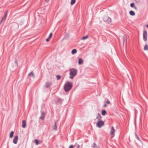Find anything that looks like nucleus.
<instances>
[{"instance_id":"obj_1","label":"nucleus","mask_w":148,"mask_h":148,"mask_svg":"<svg viewBox=\"0 0 148 148\" xmlns=\"http://www.w3.org/2000/svg\"><path fill=\"white\" fill-rule=\"evenodd\" d=\"M70 78L73 79L74 77L77 74V70L74 68H72L70 70Z\"/></svg>"},{"instance_id":"obj_2","label":"nucleus","mask_w":148,"mask_h":148,"mask_svg":"<svg viewBox=\"0 0 148 148\" xmlns=\"http://www.w3.org/2000/svg\"><path fill=\"white\" fill-rule=\"evenodd\" d=\"M72 87V84L69 82H66L64 85V89L65 91L67 92L71 89Z\"/></svg>"},{"instance_id":"obj_3","label":"nucleus","mask_w":148,"mask_h":148,"mask_svg":"<svg viewBox=\"0 0 148 148\" xmlns=\"http://www.w3.org/2000/svg\"><path fill=\"white\" fill-rule=\"evenodd\" d=\"M128 37V36L126 35H124L123 38V45H125V47L126 48V45L127 44V40Z\"/></svg>"},{"instance_id":"obj_4","label":"nucleus","mask_w":148,"mask_h":148,"mask_svg":"<svg viewBox=\"0 0 148 148\" xmlns=\"http://www.w3.org/2000/svg\"><path fill=\"white\" fill-rule=\"evenodd\" d=\"M103 19L105 22L108 23H110L111 21V19L107 16H105L103 17Z\"/></svg>"},{"instance_id":"obj_5","label":"nucleus","mask_w":148,"mask_h":148,"mask_svg":"<svg viewBox=\"0 0 148 148\" xmlns=\"http://www.w3.org/2000/svg\"><path fill=\"white\" fill-rule=\"evenodd\" d=\"M104 125V122L101 120H99L97 123V126L99 128L101 127L102 126H103Z\"/></svg>"},{"instance_id":"obj_6","label":"nucleus","mask_w":148,"mask_h":148,"mask_svg":"<svg viewBox=\"0 0 148 148\" xmlns=\"http://www.w3.org/2000/svg\"><path fill=\"white\" fill-rule=\"evenodd\" d=\"M46 114V113L45 112H41V115L40 117V119H41L42 120H44L45 116Z\"/></svg>"},{"instance_id":"obj_7","label":"nucleus","mask_w":148,"mask_h":148,"mask_svg":"<svg viewBox=\"0 0 148 148\" xmlns=\"http://www.w3.org/2000/svg\"><path fill=\"white\" fill-rule=\"evenodd\" d=\"M18 139V136L16 135L15 136L13 140V143L15 144H16L17 143Z\"/></svg>"},{"instance_id":"obj_8","label":"nucleus","mask_w":148,"mask_h":148,"mask_svg":"<svg viewBox=\"0 0 148 148\" xmlns=\"http://www.w3.org/2000/svg\"><path fill=\"white\" fill-rule=\"evenodd\" d=\"M52 85V83L51 82H47L45 84V87L47 88H50Z\"/></svg>"},{"instance_id":"obj_9","label":"nucleus","mask_w":148,"mask_h":148,"mask_svg":"<svg viewBox=\"0 0 148 148\" xmlns=\"http://www.w3.org/2000/svg\"><path fill=\"white\" fill-rule=\"evenodd\" d=\"M62 102V100L58 98H57L55 100V102L57 104L59 103H61Z\"/></svg>"},{"instance_id":"obj_10","label":"nucleus","mask_w":148,"mask_h":148,"mask_svg":"<svg viewBox=\"0 0 148 148\" xmlns=\"http://www.w3.org/2000/svg\"><path fill=\"white\" fill-rule=\"evenodd\" d=\"M8 12V11H7L5 12L4 16L2 18L1 21H3L5 19L7 15Z\"/></svg>"},{"instance_id":"obj_11","label":"nucleus","mask_w":148,"mask_h":148,"mask_svg":"<svg viewBox=\"0 0 148 148\" xmlns=\"http://www.w3.org/2000/svg\"><path fill=\"white\" fill-rule=\"evenodd\" d=\"M26 125V122L25 120H23L22 121V127L23 128H25Z\"/></svg>"},{"instance_id":"obj_12","label":"nucleus","mask_w":148,"mask_h":148,"mask_svg":"<svg viewBox=\"0 0 148 148\" xmlns=\"http://www.w3.org/2000/svg\"><path fill=\"white\" fill-rule=\"evenodd\" d=\"M115 132V130L113 126H112L111 127V130L110 131V134L111 135L114 134Z\"/></svg>"},{"instance_id":"obj_13","label":"nucleus","mask_w":148,"mask_h":148,"mask_svg":"<svg viewBox=\"0 0 148 148\" xmlns=\"http://www.w3.org/2000/svg\"><path fill=\"white\" fill-rule=\"evenodd\" d=\"M101 115L98 113L97 115L96 119H98V120H100L101 119Z\"/></svg>"},{"instance_id":"obj_14","label":"nucleus","mask_w":148,"mask_h":148,"mask_svg":"<svg viewBox=\"0 0 148 148\" xmlns=\"http://www.w3.org/2000/svg\"><path fill=\"white\" fill-rule=\"evenodd\" d=\"M144 49L145 51L148 50V45L147 44H146L144 46Z\"/></svg>"},{"instance_id":"obj_15","label":"nucleus","mask_w":148,"mask_h":148,"mask_svg":"<svg viewBox=\"0 0 148 148\" xmlns=\"http://www.w3.org/2000/svg\"><path fill=\"white\" fill-rule=\"evenodd\" d=\"M130 14L132 16H134L135 15V13L134 11L131 10L129 12Z\"/></svg>"},{"instance_id":"obj_16","label":"nucleus","mask_w":148,"mask_h":148,"mask_svg":"<svg viewBox=\"0 0 148 148\" xmlns=\"http://www.w3.org/2000/svg\"><path fill=\"white\" fill-rule=\"evenodd\" d=\"M83 61L81 58H79L78 61V64H82Z\"/></svg>"},{"instance_id":"obj_17","label":"nucleus","mask_w":148,"mask_h":148,"mask_svg":"<svg viewBox=\"0 0 148 148\" xmlns=\"http://www.w3.org/2000/svg\"><path fill=\"white\" fill-rule=\"evenodd\" d=\"M77 50L75 49H74L72 50L71 51V53L73 55L75 53H76L77 52Z\"/></svg>"},{"instance_id":"obj_18","label":"nucleus","mask_w":148,"mask_h":148,"mask_svg":"<svg viewBox=\"0 0 148 148\" xmlns=\"http://www.w3.org/2000/svg\"><path fill=\"white\" fill-rule=\"evenodd\" d=\"M143 39L145 41H147V37H145V34H143Z\"/></svg>"},{"instance_id":"obj_19","label":"nucleus","mask_w":148,"mask_h":148,"mask_svg":"<svg viewBox=\"0 0 148 148\" xmlns=\"http://www.w3.org/2000/svg\"><path fill=\"white\" fill-rule=\"evenodd\" d=\"M106 113V112L105 110H102L101 112V114L103 115H105Z\"/></svg>"},{"instance_id":"obj_20","label":"nucleus","mask_w":148,"mask_h":148,"mask_svg":"<svg viewBox=\"0 0 148 148\" xmlns=\"http://www.w3.org/2000/svg\"><path fill=\"white\" fill-rule=\"evenodd\" d=\"M14 132L13 131L11 132L10 135V138H12L13 136Z\"/></svg>"},{"instance_id":"obj_21","label":"nucleus","mask_w":148,"mask_h":148,"mask_svg":"<svg viewBox=\"0 0 148 148\" xmlns=\"http://www.w3.org/2000/svg\"><path fill=\"white\" fill-rule=\"evenodd\" d=\"M53 128L55 130H56L57 129V126L56 122H55V125L54 126H53Z\"/></svg>"},{"instance_id":"obj_22","label":"nucleus","mask_w":148,"mask_h":148,"mask_svg":"<svg viewBox=\"0 0 148 148\" xmlns=\"http://www.w3.org/2000/svg\"><path fill=\"white\" fill-rule=\"evenodd\" d=\"M135 136L136 138V139L137 140H138L139 141H140L141 142V141L139 139V137H138V135L136 133H135Z\"/></svg>"},{"instance_id":"obj_23","label":"nucleus","mask_w":148,"mask_h":148,"mask_svg":"<svg viewBox=\"0 0 148 148\" xmlns=\"http://www.w3.org/2000/svg\"><path fill=\"white\" fill-rule=\"evenodd\" d=\"M88 38V35L86 36H84L81 39L82 40H84L86 39H87Z\"/></svg>"},{"instance_id":"obj_24","label":"nucleus","mask_w":148,"mask_h":148,"mask_svg":"<svg viewBox=\"0 0 148 148\" xmlns=\"http://www.w3.org/2000/svg\"><path fill=\"white\" fill-rule=\"evenodd\" d=\"M75 2V0H71V5L74 4Z\"/></svg>"},{"instance_id":"obj_25","label":"nucleus","mask_w":148,"mask_h":148,"mask_svg":"<svg viewBox=\"0 0 148 148\" xmlns=\"http://www.w3.org/2000/svg\"><path fill=\"white\" fill-rule=\"evenodd\" d=\"M145 34V37H147V33L146 31L145 30H144L143 32V34Z\"/></svg>"},{"instance_id":"obj_26","label":"nucleus","mask_w":148,"mask_h":148,"mask_svg":"<svg viewBox=\"0 0 148 148\" xmlns=\"http://www.w3.org/2000/svg\"><path fill=\"white\" fill-rule=\"evenodd\" d=\"M30 75H32L33 77H34V75L33 72H31L29 74L28 76H29Z\"/></svg>"},{"instance_id":"obj_27","label":"nucleus","mask_w":148,"mask_h":148,"mask_svg":"<svg viewBox=\"0 0 148 148\" xmlns=\"http://www.w3.org/2000/svg\"><path fill=\"white\" fill-rule=\"evenodd\" d=\"M35 144L36 145H38L39 143V142H38V140L37 139H36L35 140Z\"/></svg>"},{"instance_id":"obj_28","label":"nucleus","mask_w":148,"mask_h":148,"mask_svg":"<svg viewBox=\"0 0 148 148\" xmlns=\"http://www.w3.org/2000/svg\"><path fill=\"white\" fill-rule=\"evenodd\" d=\"M56 77L57 80H59L61 78L60 76V75H56Z\"/></svg>"},{"instance_id":"obj_29","label":"nucleus","mask_w":148,"mask_h":148,"mask_svg":"<svg viewBox=\"0 0 148 148\" xmlns=\"http://www.w3.org/2000/svg\"><path fill=\"white\" fill-rule=\"evenodd\" d=\"M96 143H95V142H94L93 144V145H92V147L93 148H95V147H96Z\"/></svg>"},{"instance_id":"obj_30","label":"nucleus","mask_w":148,"mask_h":148,"mask_svg":"<svg viewBox=\"0 0 148 148\" xmlns=\"http://www.w3.org/2000/svg\"><path fill=\"white\" fill-rule=\"evenodd\" d=\"M130 6L132 8H133L135 7L134 6V3H132L130 5Z\"/></svg>"},{"instance_id":"obj_31","label":"nucleus","mask_w":148,"mask_h":148,"mask_svg":"<svg viewBox=\"0 0 148 148\" xmlns=\"http://www.w3.org/2000/svg\"><path fill=\"white\" fill-rule=\"evenodd\" d=\"M52 35V33H50L49 35V36L48 37V38H49L50 39L51 38Z\"/></svg>"},{"instance_id":"obj_32","label":"nucleus","mask_w":148,"mask_h":148,"mask_svg":"<svg viewBox=\"0 0 148 148\" xmlns=\"http://www.w3.org/2000/svg\"><path fill=\"white\" fill-rule=\"evenodd\" d=\"M73 148V145H71L69 147V148Z\"/></svg>"},{"instance_id":"obj_33","label":"nucleus","mask_w":148,"mask_h":148,"mask_svg":"<svg viewBox=\"0 0 148 148\" xmlns=\"http://www.w3.org/2000/svg\"><path fill=\"white\" fill-rule=\"evenodd\" d=\"M50 39L49 38H48L46 39V41L48 42L49 41V39Z\"/></svg>"},{"instance_id":"obj_34","label":"nucleus","mask_w":148,"mask_h":148,"mask_svg":"<svg viewBox=\"0 0 148 148\" xmlns=\"http://www.w3.org/2000/svg\"><path fill=\"white\" fill-rule=\"evenodd\" d=\"M106 103L108 104H110V102L109 101H106Z\"/></svg>"},{"instance_id":"obj_35","label":"nucleus","mask_w":148,"mask_h":148,"mask_svg":"<svg viewBox=\"0 0 148 148\" xmlns=\"http://www.w3.org/2000/svg\"><path fill=\"white\" fill-rule=\"evenodd\" d=\"M106 106H107V105L106 104H105L103 105V107H106Z\"/></svg>"},{"instance_id":"obj_36","label":"nucleus","mask_w":148,"mask_h":148,"mask_svg":"<svg viewBox=\"0 0 148 148\" xmlns=\"http://www.w3.org/2000/svg\"><path fill=\"white\" fill-rule=\"evenodd\" d=\"M49 1V0H45V1L46 2H48Z\"/></svg>"},{"instance_id":"obj_37","label":"nucleus","mask_w":148,"mask_h":148,"mask_svg":"<svg viewBox=\"0 0 148 148\" xmlns=\"http://www.w3.org/2000/svg\"><path fill=\"white\" fill-rule=\"evenodd\" d=\"M134 9H136V10H137V7H135H135H134Z\"/></svg>"},{"instance_id":"obj_38","label":"nucleus","mask_w":148,"mask_h":148,"mask_svg":"<svg viewBox=\"0 0 148 148\" xmlns=\"http://www.w3.org/2000/svg\"><path fill=\"white\" fill-rule=\"evenodd\" d=\"M2 21V20H1V22H0V25L1 24V23L3 22V21Z\"/></svg>"},{"instance_id":"obj_39","label":"nucleus","mask_w":148,"mask_h":148,"mask_svg":"<svg viewBox=\"0 0 148 148\" xmlns=\"http://www.w3.org/2000/svg\"><path fill=\"white\" fill-rule=\"evenodd\" d=\"M79 147V145H78V146H77V148H78Z\"/></svg>"},{"instance_id":"obj_40","label":"nucleus","mask_w":148,"mask_h":148,"mask_svg":"<svg viewBox=\"0 0 148 148\" xmlns=\"http://www.w3.org/2000/svg\"><path fill=\"white\" fill-rule=\"evenodd\" d=\"M146 26L148 28V25H147Z\"/></svg>"}]
</instances>
